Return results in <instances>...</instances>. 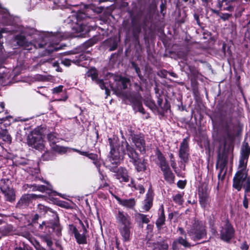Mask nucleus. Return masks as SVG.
Returning a JSON list of instances; mask_svg holds the SVG:
<instances>
[{"label": "nucleus", "instance_id": "f257e3e1", "mask_svg": "<svg viewBox=\"0 0 250 250\" xmlns=\"http://www.w3.org/2000/svg\"><path fill=\"white\" fill-rule=\"evenodd\" d=\"M65 38L66 36L61 32L51 33L45 35L41 42L38 41L32 42L27 41L25 36L20 33L15 36V40L18 45L23 47L29 51L38 48L44 47L45 51L44 55H45L61 49L60 46H58V43Z\"/></svg>", "mask_w": 250, "mask_h": 250}, {"label": "nucleus", "instance_id": "f03ea898", "mask_svg": "<svg viewBox=\"0 0 250 250\" xmlns=\"http://www.w3.org/2000/svg\"><path fill=\"white\" fill-rule=\"evenodd\" d=\"M249 152L245 145L241 149L238 171L233 179V187L238 191L243 188L246 192H250V177L248 176L247 163Z\"/></svg>", "mask_w": 250, "mask_h": 250}, {"label": "nucleus", "instance_id": "7ed1b4c3", "mask_svg": "<svg viewBox=\"0 0 250 250\" xmlns=\"http://www.w3.org/2000/svg\"><path fill=\"white\" fill-rule=\"evenodd\" d=\"M18 18L13 17L6 9L0 6V26H10L0 30V39L2 38L1 34L3 33H20L27 36H32L36 33V30L33 28L24 27L18 24Z\"/></svg>", "mask_w": 250, "mask_h": 250}, {"label": "nucleus", "instance_id": "20e7f679", "mask_svg": "<svg viewBox=\"0 0 250 250\" xmlns=\"http://www.w3.org/2000/svg\"><path fill=\"white\" fill-rule=\"evenodd\" d=\"M121 150L124 155L128 156L137 172H145L147 169V160L145 158L140 159L138 153L126 141L122 142Z\"/></svg>", "mask_w": 250, "mask_h": 250}, {"label": "nucleus", "instance_id": "39448f33", "mask_svg": "<svg viewBox=\"0 0 250 250\" xmlns=\"http://www.w3.org/2000/svg\"><path fill=\"white\" fill-rule=\"evenodd\" d=\"M83 9L77 11L76 14L69 16L65 21L71 25V27L77 32H83L85 25L82 21L89 18L88 15L90 11L88 6L83 5Z\"/></svg>", "mask_w": 250, "mask_h": 250}, {"label": "nucleus", "instance_id": "423d86ee", "mask_svg": "<svg viewBox=\"0 0 250 250\" xmlns=\"http://www.w3.org/2000/svg\"><path fill=\"white\" fill-rule=\"evenodd\" d=\"M116 141L115 139L108 138V142L111 147L110 152V156L109 157V161L110 165L108 166L111 171L116 172L117 170V166L120 164L121 161L123 160V157L121 156L119 152L115 149V142Z\"/></svg>", "mask_w": 250, "mask_h": 250}, {"label": "nucleus", "instance_id": "0eeeda50", "mask_svg": "<svg viewBox=\"0 0 250 250\" xmlns=\"http://www.w3.org/2000/svg\"><path fill=\"white\" fill-rule=\"evenodd\" d=\"M188 233L195 241L204 238L206 234L204 226L198 221H194L191 228L188 230Z\"/></svg>", "mask_w": 250, "mask_h": 250}, {"label": "nucleus", "instance_id": "6e6552de", "mask_svg": "<svg viewBox=\"0 0 250 250\" xmlns=\"http://www.w3.org/2000/svg\"><path fill=\"white\" fill-rule=\"evenodd\" d=\"M222 126L228 136L233 135L237 128L236 121L230 115L224 116L222 119Z\"/></svg>", "mask_w": 250, "mask_h": 250}, {"label": "nucleus", "instance_id": "1a4fd4ad", "mask_svg": "<svg viewBox=\"0 0 250 250\" xmlns=\"http://www.w3.org/2000/svg\"><path fill=\"white\" fill-rule=\"evenodd\" d=\"M27 143L29 146L36 149L42 150L44 148V143L42 136L38 133V131L36 129L28 135Z\"/></svg>", "mask_w": 250, "mask_h": 250}, {"label": "nucleus", "instance_id": "9d476101", "mask_svg": "<svg viewBox=\"0 0 250 250\" xmlns=\"http://www.w3.org/2000/svg\"><path fill=\"white\" fill-rule=\"evenodd\" d=\"M226 144L222 151L219 150L218 154V159L216 164V167L219 169L218 177L219 178L223 173L228 163V157L229 154V150L226 149Z\"/></svg>", "mask_w": 250, "mask_h": 250}, {"label": "nucleus", "instance_id": "9b49d317", "mask_svg": "<svg viewBox=\"0 0 250 250\" xmlns=\"http://www.w3.org/2000/svg\"><path fill=\"white\" fill-rule=\"evenodd\" d=\"M129 132L130 133V137L136 147L141 153H145L146 151V146L144 135L141 134H135L133 133L131 129H130Z\"/></svg>", "mask_w": 250, "mask_h": 250}, {"label": "nucleus", "instance_id": "f8f14e48", "mask_svg": "<svg viewBox=\"0 0 250 250\" xmlns=\"http://www.w3.org/2000/svg\"><path fill=\"white\" fill-rule=\"evenodd\" d=\"M198 195L201 206L204 208L208 209L210 207L211 199L207 187H202L199 188Z\"/></svg>", "mask_w": 250, "mask_h": 250}, {"label": "nucleus", "instance_id": "ddd939ff", "mask_svg": "<svg viewBox=\"0 0 250 250\" xmlns=\"http://www.w3.org/2000/svg\"><path fill=\"white\" fill-rule=\"evenodd\" d=\"M42 196L35 194H25L23 195L16 205V208L23 209L27 208L31 203L33 199L40 198Z\"/></svg>", "mask_w": 250, "mask_h": 250}, {"label": "nucleus", "instance_id": "4468645a", "mask_svg": "<svg viewBox=\"0 0 250 250\" xmlns=\"http://www.w3.org/2000/svg\"><path fill=\"white\" fill-rule=\"evenodd\" d=\"M234 230L232 226L227 223L220 230V238L224 241L229 242L234 235Z\"/></svg>", "mask_w": 250, "mask_h": 250}, {"label": "nucleus", "instance_id": "2eb2a0df", "mask_svg": "<svg viewBox=\"0 0 250 250\" xmlns=\"http://www.w3.org/2000/svg\"><path fill=\"white\" fill-rule=\"evenodd\" d=\"M79 222L83 228V233L81 234L75 227L73 229V232L78 244H85L87 243L85 237V234L87 232L86 229L81 220H79Z\"/></svg>", "mask_w": 250, "mask_h": 250}, {"label": "nucleus", "instance_id": "dca6fc26", "mask_svg": "<svg viewBox=\"0 0 250 250\" xmlns=\"http://www.w3.org/2000/svg\"><path fill=\"white\" fill-rule=\"evenodd\" d=\"M116 219L119 227L130 226L131 223L129 215L123 211H118L116 215Z\"/></svg>", "mask_w": 250, "mask_h": 250}, {"label": "nucleus", "instance_id": "f3484780", "mask_svg": "<svg viewBox=\"0 0 250 250\" xmlns=\"http://www.w3.org/2000/svg\"><path fill=\"white\" fill-rule=\"evenodd\" d=\"M87 76L90 77L93 81H95L96 83L98 84L102 89H105V93L107 94L108 91L106 86V83L104 82L102 80L97 79L98 73L95 69H91L87 73Z\"/></svg>", "mask_w": 250, "mask_h": 250}, {"label": "nucleus", "instance_id": "a211bd4d", "mask_svg": "<svg viewBox=\"0 0 250 250\" xmlns=\"http://www.w3.org/2000/svg\"><path fill=\"white\" fill-rule=\"evenodd\" d=\"M188 138H186L181 143L179 150V157L185 162L188 158Z\"/></svg>", "mask_w": 250, "mask_h": 250}, {"label": "nucleus", "instance_id": "6ab92c4d", "mask_svg": "<svg viewBox=\"0 0 250 250\" xmlns=\"http://www.w3.org/2000/svg\"><path fill=\"white\" fill-rule=\"evenodd\" d=\"M233 0H218L217 6L220 10H226L232 12L234 10V6L232 4Z\"/></svg>", "mask_w": 250, "mask_h": 250}, {"label": "nucleus", "instance_id": "aec40b11", "mask_svg": "<svg viewBox=\"0 0 250 250\" xmlns=\"http://www.w3.org/2000/svg\"><path fill=\"white\" fill-rule=\"evenodd\" d=\"M116 172L117 173L114 175V176L120 182H127L129 181V177L126 169L121 167L118 169V171L116 170Z\"/></svg>", "mask_w": 250, "mask_h": 250}, {"label": "nucleus", "instance_id": "412c9836", "mask_svg": "<svg viewBox=\"0 0 250 250\" xmlns=\"http://www.w3.org/2000/svg\"><path fill=\"white\" fill-rule=\"evenodd\" d=\"M120 233L124 242L130 241L131 235V225L130 226L119 227Z\"/></svg>", "mask_w": 250, "mask_h": 250}, {"label": "nucleus", "instance_id": "4be33fe9", "mask_svg": "<svg viewBox=\"0 0 250 250\" xmlns=\"http://www.w3.org/2000/svg\"><path fill=\"white\" fill-rule=\"evenodd\" d=\"M115 199L118 202V203L126 208H132L135 205V201L133 198L129 199H121L118 196H115Z\"/></svg>", "mask_w": 250, "mask_h": 250}, {"label": "nucleus", "instance_id": "5701e85b", "mask_svg": "<svg viewBox=\"0 0 250 250\" xmlns=\"http://www.w3.org/2000/svg\"><path fill=\"white\" fill-rule=\"evenodd\" d=\"M1 191L4 194L6 200L12 202L15 199V195L13 189L11 188H1Z\"/></svg>", "mask_w": 250, "mask_h": 250}, {"label": "nucleus", "instance_id": "b1692460", "mask_svg": "<svg viewBox=\"0 0 250 250\" xmlns=\"http://www.w3.org/2000/svg\"><path fill=\"white\" fill-rule=\"evenodd\" d=\"M38 212L44 215L48 212L53 214V216H54V219L56 220H58L59 217L56 213L53 212L51 209L47 208V207L42 205V204H39L38 206Z\"/></svg>", "mask_w": 250, "mask_h": 250}, {"label": "nucleus", "instance_id": "393cba45", "mask_svg": "<svg viewBox=\"0 0 250 250\" xmlns=\"http://www.w3.org/2000/svg\"><path fill=\"white\" fill-rule=\"evenodd\" d=\"M43 182L46 183L48 185V187H46L43 185H37L36 184L31 185L30 187L33 188V191H40L41 192H44L46 190H51L52 187L51 185H49V183L45 181H44Z\"/></svg>", "mask_w": 250, "mask_h": 250}, {"label": "nucleus", "instance_id": "a878e982", "mask_svg": "<svg viewBox=\"0 0 250 250\" xmlns=\"http://www.w3.org/2000/svg\"><path fill=\"white\" fill-rule=\"evenodd\" d=\"M47 140L50 143L51 146L55 145L56 143L59 142L60 138L58 134L55 133H50L47 136Z\"/></svg>", "mask_w": 250, "mask_h": 250}, {"label": "nucleus", "instance_id": "bb28decb", "mask_svg": "<svg viewBox=\"0 0 250 250\" xmlns=\"http://www.w3.org/2000/svg\"><path fill=\"white\" fill-rule=\"evenodd\" d=\"M165 216L163 206H162L161 214L156 222V225L159 229H160L162 228V226L165 224Z\"/></svg>", "mask_w": 250, "mask_h": 250}, {"label": "nucleus", "instance_id": "cd10ccee", "mask_svg": "<svg viewBox=\"0 0 250 250\" xmlns=\"http://www.w3.org/2000/svg\"><path fill=\"white\" fill-rule=\"evenodd\" d=\"M115 80L122 84L123 89H126L130 83V80L128 78L120 76H116Z\"/></svg>", "mask_w": 250, "mask_h": 250}, {"label": "nucleus", "instance_id": "c85d7f7f", "mask_svg": "<svg viewBox=\"0 0 250 250\" xmlns=\"http://www.w3.org/2000/svg\"><path fill=\"white\" fill-rule=\"evenodd\" d=\"M135 219L139 223L147 224L150 221L146 215L140 213L135 214Z\"/></svg>", "mask_w": 250, "mask_h": 250}, {"label": "nucleus", "instance_id": "c756f323", "mask_svg": "<svg viewBox=\"0 0 250 250\" xmlns=\"http://www.w3.org/2000/svg\"><path fill=\"white\" fill-rule=\"evenodd\" d=\"M164 178L168 183L171 184L174 182V176L170 170L163 173Z\"/></svg>", "mask_w": 250, "mask_h": 250}, {"label": "nucleus", "instance_id": "7c9ffc66", "mask_svg": "<svg viewBox=\"0 0 250 250\" xmlns=\"http://www.w3.org/2000/svg\"><path fill=\"white\" fill-rule=\"evenodd\" d=\"M175 241H176V242L178 243L179 244H180L186 248H189L192 246L187 240L186 236H185V238H183V237H179Z\"/></svg>", "mask_w": 250, "mask_h": 250}, {"label": "nucleus", "instance_id": "2f4dec72", "mask_svg": "<svg viewBox=\"0 0 250 250\" xmlns=\"http://www.w3.org/2000/svg\"><path fill=\"white\" fill-rule=\"evenodd\" d=\"M152 206V198L151 197L147 196V198L144 201V205L143 207L145 211H147L149 210Z\"/></svg>", "mask_w": 250, "mask_h": 250}, {"label": "nucleus", "instance_id": "473e14b6", "mask_svg": "<svg viewBox=\"0 0 250 250\" xmlns=\"http://www.w3.org/2000/svg\"><path fill=\"white\" fill-rule=\"evenodd\" d=\"M51 148L53 151L58 152L61 154H64L65 153H66L67 149V147L58 146L57 145L52 146Z\"/></svg>", "mask_w": 250, "mask_h": 250}, {"label": "nucleus", "instance_id": "72a5a7b5", "mask_svg": "<svg viewBox=\"0 0 250 250\" xmlns=\"http://www.w3.org/2000/svg\"><path fill=\"white\" fill-rule=\"evenodd\" d=\"M128 186L134 188L135 190H139L140 193H143L145 192V188L143 186L141 185H137L133 179H131L130 183L128 184Z\"/></svg>", "mask_w": 250, "mask_h": 250}, {"label": "nucleus", "instance_id": "f704fd0d", "mask_svg": "<svg viewBox=\"0 0 250 250\" xmlns=\"http://www.w3.org/2000/svg\"><path fill=\"white\" fill-rule=\"evenodd\" d=\"M42 240L46 243L48 248L52 247L53 241L51 237L47 234H44L41 236Z\"/></svg>", "mask_w": 250, "mask_h": 250}, {"label": "nucleus", "instance_id": "c9c22d12", "mask_svg": "<svg viewBox=\"0 0 250 250\" xmlns=\"http://www.w3.org/2000/svg\"><path fill=\"white\" fill-rule=\"evenodd\" d=\"M173 200L176 204L179 205H182L184 202L183 195L180 193L174 195L173 196Z\"/></svg>", "mask_w": 250, "mask_h": 250}, {"label": "nucleus", "instance_id": "e433bc0d", "mask_svg": "<svg viewBox=\"0 0 250 250\" xmlns=\"http://www.w3.org/2000/svg\"><path fill=\"white\" fill-rule=\"evenodd\" d=\"M157 246L158 247H155L153 250H167L168 248V244L165 241L158 243Z\"/></svg>", "mask_w": 250, "mask_h": 250}, {"label": "nucleus", "instance_id": "4c0bfd02", "mask_svg": "<svg viewBox=\"0 0 250 250\" xmlns=\"http://www.w3.org/2000/svg\"><path fill=\"white\" fill-rule=\"evenodd\" d=\"M131 65L134 68L135 72L137 74L140 79L141 80H142L143 79V76L142 75L141 73V70L140 68L136 65V64L134 62H131Z\"/></svg>", "mask_w": 250, "mask_h": 250}, {"label": "nucleus", "instance_id": "58836bf2", "mask_svg": "<svg viewBox=\"0 0 250 250\" xmlns=\"http://www.w3.org/2000/svg\"><path fill=\"white\" fill-rule=\"evenodd\" d=\"M160 167L163 173L170 170L169 166L167 162L160 164Z\"/></svg>", "mask_w": 250, "mask_h": 250}, {"label": "nucleus", "instance_id": "ea45409f", "mask_svg": "<svg viewBox=\"0 0 250 250\" xmlns=\"http://www.w3.org/2000/svg\"><path fill=\"white\" fill-rule=\"evenodd\" d=\"M220 18L223 21H225L228 20L232 17V14L229 13H221L219 15Z\"/></svg>", "mask_w": 250, "mask_h": 250}, {"label": "nucleus", "instance_id": "a19ab883", "mask_svg": "<svg viewBox=\"0 0 250 250\" xmlns=\"http://www.w3.org/2000/svg\"><path fill=\"white\" fill-rule=\"evenodd\" d=\"M141 32V27L140 25L134 26L133 28V34L135 37L138 36Z\"/></svg>", "mask_w": 250, "mask_h": 250}, {"label": "nucleus", "instance_id": "79ce46f5", "mask_svg": "<svg viewBox=\"0 0 250 250\" xmlns=\"http://www.w3.org/2000/svg\"><path fill=\"white\" fill-rule=\"evenodd\" d=\"M157 158L160 162V164L162 163V162H166L164 156L163 154L160 151H158L157 153Z\"/></svg>", "mask_w": 250, "mask_h": 250}, {"label": "nucleus", "instance_id": "37998d69", "mask_svg": "<svg viewBox=\"0 0 250 250\" xmlns=\"http://www.w3.org/2000/svg\"><path fill=\"white\" fill-rule=\"evenodd\" d=\"M96 42V41L95 39H91L85 42L84 45L86 47H89L94 45Z\"/></svg>", "mask_w": 250, "mask_h": 250}, {"label": "nucleus", "instance_id": "c03bdc74", "mask_svg": "<svg viewBox=\"0 0 250 250\" xmlns=\"http://www.w3.org/2000/svg\"><path fill=\"white\" fill-rule=\"evenodd\" d=\"M245 193L244 197L243 204V206H244V208H248V207H249V200L247 197L246 193H248L249 192H246L245 191Z\"/></svg>", "mask_w": 250, "mask_h": 250}, {"label": "nucleus", "instance_id": "a18cd8bd", "mask_svg": "<svg viewBox=\"0 0 250 250\" xmlns=\"http://www.w3.org/2000/svg\"><path fill=\"white\" fill-rule=\"evenodd\" d=\"M162 102H163V99H161V98L159 97L158 98V100H157V104H158V106L161 108L163 110H166L167 109V107H163L162 106Z\"/></svg>", "mask_w": 250, "mask_h": 250}, {"label": "nucleus", "instance_id": "49530a36", "mask_svg": "<svg viewBox=\"0 0 250 250\" xmlns=\"http://www.w3.org/2000/svg\"><path fill=\"white\" fill-rule=\"evenodd\" d=\"M63 86L62 85H59L58 87H56L53 88V91L54 93H59L60 92H61L62 90Z\"/></svg>", "mask_w": 250, "mask_h": 250}, {"label": "nucleus", "instance_id": "de8ad7c7", "mask_svg": "<svg viewBox=\"0 0 250 250\" xmlns=\"http://www.w3.org/2000/svg\"><path fill=\"white\" fill-rule=\"evenodd\" d=\"M62 63L66 66H69L71 65V61L68 59H65L62 60Z\"/></svg>", "mask_w": 250, "mask_h": 250}, {"label": "nucleus", "instance_id": "09e8293b", "mask_svg": "<svg viewBox=\"0 0 250 250\" xmlns=\"http://www.w3.org/2000/svg\"><path fill=\"white\" fill-rule=\"evenodd\" d=\"M88 158L89 159L93 160L94 161L97 160L98 159V155L93 153H89L87 154Z\"/></svg>", "mask_w": 250, "mask_h": 250}, {"label": "nucleus", "instance_id": "8fccbe9b", "mask_svg": "<svg viewBox=\"0 0 250 250\" xmlns=\"http://www.w3.org/2000/svg\"><path fill=\"white\" fill-rule=\"evenodd\" d=\"M2 139L4 141L10 142L12 138L11 136L8 133L7 134H5V136H3Z\"/></svg>", "mask_w": 250, "mask_h": 250}, {"label": "nucleus", "instance_id": "3c124183", "mask_svg": "<svg viewBox=\"0 0 250 250\" xmlns=\"http://www.w3.org/2000/svg\"><path fill=\"white\" fill-rule=\"evenodd\" d=\"M172 250H179V244L176 242V241H174L172 243Z\"/></svg>", "mask_w": 250, "mask_h": 250}, {"label": "nucleus", "instance_id": "603ef678", "mask_svg": "<svg viewBox=\"0 0 250 250\" xmlns=\"http://www.w3.org/2000/svg\"><path fill=\"white\" fill-rule=\"evenodd\" d=\"M117 42L116 41H114L112 46L109 48V51H111L115 50L117 48Z\"/></svg>", "mask_w": 250, "mask_h": 250}, {"label": "nucleus", "instance_id": "864d4df0", "mask_svg": "<svg viewBox=\"0 0 250 250\" xmlns=\"http://www.w3.org/2000/svg\"><path fill=\"white\" fill-rule=\"evenodd\" d=\"M146 104L148 105V106H149V107L151 109L154 108L156 106L154 103L151 101L149 102H148L147 104Z\"/></svg>", "mask_w": 250, "mask_h": 250}, {"label": "nucleus", "instance_id": "5fc2aeb1", "mask_svg": "<svg viewBox=\"0 0 250 250\" xmlns=\"http://www.w3.org/2000/svg\"><path fill=\"white\" fill-rule=\"evenodd\" d=\"M170 165L171 167L173 169H175L176 168V164L174 161V160H170Z\"/></svg>", "mask_w": 250, "mask_h": 250}, {"label": "nucleus", "instance_id": "6e6d98bb", "mask_svg": "<svg viewBox=\"0 0 250 250\" xmlns=\"http://www.w3.org/2000/svg\"><path fill=\"white\" fill-rule=\"evenodd\" d=\"M178 230L181 234L184 235L185 236H186V233L183 228H179Z\"/></svg>", "mask_w": 250, "mask_h": 250}, {"label": "nucleus", "instance_id": "4d7b16f0", "mask_svg": "<svg viewBox=\"0 0 250 250\" xmlns=\"http://www.w3.org/2000/svg\"><path fill=\"white\" fill-rule=\"evenodd\" d=\"M137 104L138 105L139 110L140 112L144 113V109L142 106V104L140 102H138Z\"/></svg>", "mask_w": 250, "mask_h": 250}, {"label": "nucleus", "instance_id": "13d9d810", "mask_svg": "<svg viewBox=\"0 0 250 250\" xmlns=\"http://www.w3.org/2000/svg\"><path fill=\"white\" fill-rule=\"evenodd\" d=\"M8 133V131L7 130H3L1 131V132H0V137L1 138L3 136H5V134H7Z\"/></svg>", "mask_w": 250, "mask_h": 250}, {"label": "nucleus", "instance_id": "bf43d9fd", "mask_svg": "<svg viewBox=\"0 0 250 250\" xmlns=\"http://www.w3.org/2000/svg\"><path fill=\"white\" fill-rule=\"evenodd\" d=\"M5 61V58L1 56V55L0 54V67H1L2 64Z\"/></svg>", "mask_w": 250, "mask_h": 250}, {"label": "nucleus", "instance_id": "052dcab7", "mask_svg": "<svg viewBox=\"0 0 250 250\" xmlns=\"http://www.w3.org/2000/svg\"><path fill=\"white\" fill-rule=\"evenodd\" d=\"M135 86L136 87V89L138 91H139L140 90H142V87L139 85L138 83H135Z\"/></svg>", "mask_w": 250, "mask_h": 250}, {"label": "nucleus", "instance_id": "680f3d73", "mask_svg": "<svg viewBox=\"0 0 250 250\" xmlns=\"http://www.w3.org/2000/svg\"><path fill=\"white\" fill-rule=\"evenodd\" d=\"M39 218V216L38 214H35L33 218V221L35 222L36 220H37Z\"/></svg>", "mask_w": 250, "mask_h": 250}, {"label": "nucleus", "instance_id": "e2e57ef3", "mask_svg": "<svg viewBox=\"0 0 250 250\" xmlns=\"http://www.w3.org/2000/svg\"><path fill=\"white\" fill-rule=\"evenodd\" d=\"M241 248L243 250H247L249 249V246L246 244H244Z\"/></svg>", "mask_w": 250, "mask_h": 250}, {"label": "nucleus", "instance_id": "0e129e2a", "mask_svg": "<svg viewBox=\"0 0 250 250\" xmlns=\"http://www.w3.org/2000/svg\"><path fill=\"white\" fill-rule=\"evenodd\" d=\"M178 186L181 188H183L184 187V185L183 184L182 182L179 181L178 183Z\"/></svg>", "mask_w": 250, "mask_h": 250}, {"label": "nucleus", "instance_id": "69168bd1", "mask_svg": "<svg viewBox=\"0 0 250 250\" xmlns=\"http://www.w3.org/2000/svg\"><path fill=\"white\" fill-rule=\"evenodd\" d=\"M108 186V184L107 183H104L103 185H101L100 186L99 188H103L104 187H107Z\"/></svg>", "mask_w": 250, "mask_h": 250}, {"label": "nucleus", "instance_id": "338daca9", "mask_svg": "<svg viewBox=\"0 0 250 250\" xmlns=\"http://www.w3.org/2000/svg\"><path fill=\"white\" fill-rule=\"evenodd\" d=\"M160 8H161V13H163V11L164 10L165 8V5L163 3H162L160 5Z\"/></svg>", "mask_w": 250, "mask_h": 250}, {"label": "nucleus", "instance_id": "774afa93", "mask_svg": "<svg viewBox=\"0 0 250 250\" xmlns=\"http://www.w3.org/2000/svg\"><path fill=\"white\" fill-rule=\"evenodd\" d=\"M212 11L213 13H214V14H216V15H217L218 16H219V15L221 14L219 13V12L218 10H216L212 9Z\"/></svg>", "mask_w": 250, "mask_h": 250}]
</instances>
